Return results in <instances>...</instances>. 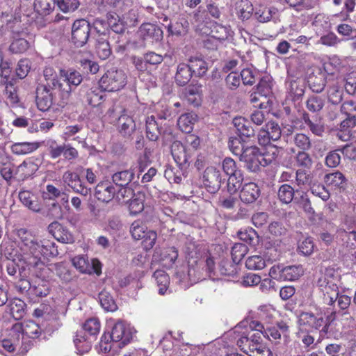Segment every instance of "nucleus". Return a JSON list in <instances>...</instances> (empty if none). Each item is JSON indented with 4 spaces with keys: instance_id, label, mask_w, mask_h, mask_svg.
<instances>
[{
    "instance_id": "4be33fe9",
    "label": "nucleus",
    "mask_w": 356,
    "mask_h": 356,
    "mask_svg": "<svg viewBox=\"0 0 356 356\" xmlns=\"http://www.w3.org/2000/svg\"><path fill=\"white\" fill-rule=\"evenodd\" d=\"M260 190L259 186L253 182L245 184L241 190L240 198L241 201L246 204H250L259 197Z\"/></svg>"
},
{
    "instance_id": "aec40b11",
    "label": "nucleus",
    "mask_w": 356,
    "mask_h": 356,
    "mask_svg": "<svg viewBox=\"0 0 356 356\" xmlns=\"http://www.w3.org/2000/svg\"><path fill=\"white\" fill-rule=\"evenodd\" d=\"M49 232L58 241L63 243H72L74 236L71 232L58 222H54L49 226Z\"/></svg>"
},
{
    "instance_id": "603ef678",
    "label": "nucleus",
    "mask_w": 356,
    "mask_h": 356,
    "mask_svg": "<svg viewBox=\"0 0 356 356\" xmlns=\"http://www.w3.org/2000/svg\"><path fill=\"white\" fill-rule=\"evenodd\" d=\"M45 80L47 81V84L44 86H48L50 83L51 87L54 88H59L61 89L62 84L59 83L57 79V74L54 69L51 67H47L44 70L43 72Z\"/></svg>"
},
{
    "instance_id": "1a4fd4ad",
    "label": "nucleus",
    "mask_w": 356,
    "mask_h": 356,
    "mask_svg": "<svg viewBox=\"0 0 356 356\" xmlns=\"http://www.w3.org/2000/svg\"><path fill=\"white\" fill-rule=\"evenodd\" d=\"M60 75L67 85V89L62 90L63 98L67 99L72 92L81 84L83 81L82 74L74 69L60 70Z\"/></svg>"
},
{
    "instance_id": "09e8293b",
    "label": "nucleus",
    "mask_w": 356,
    "mask_h": 356,
    "mask_svg": "<svg viewBox=\"0 0 356 356\" xmlns=\"http://www.w3.org/2000/svg\"><path fill=\"white\" fill-rule=\"evenodd\" d=\"M265 259L260 255H253L248 257L245 261V266L249 270H261L266 266Z\"/></svg>"
},
{
    "instance_id": "423d86ee",
    "label": "nucleus",
    "mask_w": 356,
    "mask_h": 356,
    "mask_svg": "<svg viewBox=\"0 0 356 356\" xmlns=\"http://www.w3.org/2000/svg\"><path fill=\"white\" fill-rule=\"evenodd\" d=\"M19 325H13L9 330L8 338L1 341V347L8 353H13L18 350L21 353H26L33 345L31 341L29 343L23 341L19 337Z\"/></svg>"
},
{
    "instance_id": "13d9d810",
    "label": "nucleus",
    "mask_w": 356,
    "mask_h": 356,
    "mask_svg": "<svg viewBox=\"0 0 356 356\" xmlns=\"http://www.w3.org/2000/svg\"><path fill=\"white\" fill-rule=\"evenodd\" d=\"M29 42L24 38L15 39L9 47V50L13 54H21L29 48Z\"/></svg>"
},
{
    "instance_id": "bb28decb",
    "label": "nucleus",
    "mask_w": 356,
    "mask_h": 356,
    "mask_svg": "<svg viewBox=\"0 0 356 356\" xmlns=\"http://www.w3.org/2000/svg\"><path fill=\"white\" fill-rule=\"evenodd\" d=\"M8 312L15 319H21L25 314L26 303L19 298H13L7 306Z\"/></svg>"
},
{
    "instance_id": "864d4df0",
    "label": "nucleus",
    "mask_w": 356,
    "mask_h": 356,
    "mask_svg": "<svg viewBox=\"0 0 356 356\" xmlns=\"http://www.w3.org/2000/svg\"><path fill=\"white\" fill-rule=\"evenodd\" d=\"M341 111L347 116V119L354 120L356 122V102L348 100L341 106Z\"/></svg>"
},
{
    "instance_id": "8fccbe9b",
    "label": "nucleus",
    "mask_w": 356,
    "mask_h": 356,
    "mask_svg": "<svg viewBox=\"0 0 356 356\" xmlns=\"http://www.w3.org/2000/svg\"><path fill=\"white\" fill-rule=\"evenodd\" d=\"M99 299L102 307L108 312H113L117 309L113 297L106 291H102L99 294Z\"/></svg>"
},
{
    "instance_id": "6ab92c4d",
    "label": "nucleus",
    "mask_w": 356,
    "mask_h": 356,
    "mask_svg": "<svg viewBox=\"0 0 356 356\" xmlns=\"http://www.w3.org/2000/svg\"><path fill=\"white\" fill-rule=\"evenodd\" d=\"M171 154L179 165H186L191 156V149L179 141H175L171 146Z\"/></svg>"
},
{
    "instance_id": "f257e3e1",
    "label": "nucleus",
    "mask_w": 356,
    "mask_h": 356,
    "mask_svg": "<svg viewBox=\"0 0 356 356\" xmlns=\"http://www.w3.org/2000/svg\"><path fill=\"white\" fill-rule=\"evenodd\" d=\"M17 235L19 238L22 259L28 266L37 267L42 263V257H55L58 254L55 243L50 240H40L24 228L17 229Z\"/></svg>"
},
{
    "instance_id": "5701e85b",
    "label": "nucleus",
    "mask_w": 356,
    "mask_h": 356,
    "mask_svg": "<svg viewBox=\"0 0 356 356\" xmlns=\"http://www.w3.org/2000/svg\"><path fill=\"white\" fill-rule=\"evenodd\" d=\"M118 126L120 132L124 136H130L136 130V123L133 118L122 113L118 118Z\"/></svg>"
},
{
    "instance_id": "39448f33",
    "label": "nucleus",
    "mask_w": 356,
    "mask_h": 356,
    "mask_svg": "<svg viewBox=\"0 0 356 356\" xmlns=\"http://www.w3.org/2000/svg\"><path fill=\"white\" fill-rule=\"evenodd\" d=\"M127 82L126 73L120 69L108 70L99 80V86L108 92H115L123 88Z\"/></svg>"
},
{
    "instance_id": "69168bd1",
    "label": "nucleus",
    "mask_w": 356,
    "mask_h": 356,
    "mask_svg": "<svg viewBox=\"0 0 356 356\" xmlns=\"http://www.w3.org/2000/svg\"><path fill=\"white\" fill-rule=\"evenodd\" d=\"M83 330L89 334L95 336L100 330V323L96 318L88 319L83 325Z\"/></svg>"
},
{
    "instance_id": "79ce46f5",
    "label": "nucleus",
    "mask_w": 356,
    "mask_h": 356,
    "mask_svg": "<svg viewBox=\"0 0 356 356\" xmlns=\"http://www.w3.org/2000/svg\"><path fill=\"white\" fill-rule=\"evenodd\" d=\"M303 273L301 266H288L283 267V281H293Z\"/></svg>"
},
{
    "instance_id": "680f3d73",
    "label": "nucleus",
    "mask_w": 356,
    "mask_h": 356,
    "mask_svg": "<svg viewBox=\"0 0 356 356\" xmlns=\"http://www.w3.org/2000/svg\"><path fill=\"white\" fill-rule=\"evenodd\" d=\"M257 93L261 96L266 97L272 92V85L270 78L265 76L259 81L257 87Z\"/></svg>"
},
{
    "instance_id": "de8ad7c7",
    "label": "nucleus",
    "mask_w": 356,
    "mask_h": 356,
    "mask_svg": "<svg viewBox=\"0 0 356 356\" xmlns=\"http://www.w3.org/2000/svg\"><path fill=\"white\" fill-rule=\"evenodd\" d=\"M312 24L317 33L329 31L331 26L328 17L324 14L317 15Z\"/></svg>"
},
{
    "instance_id": "7ed1b4c3",
    "label": "nucleus",
    "mask_w": 356,
    "mask_h": 356,
    "mask_svg": "<svg viewBox=\"0 0 356 356\" xmlns=\"http://www.w3.org/2000/svg\"><path fill=\"white\" fill-rule=\"evenodd\" d=\"M330 318H325V313L321 309L316 308L314 312H302L298 318L299 329L302 331L319 330L321 337L326 335L330 325Z\"/></svg>"
},
{
    "instance_id": "c03bdc74",
    "label": "nucleus",
    "mask_w": 356,
    "mask_h": 356,
    "mask_svg": "<svg viewBox=\"0 0 356 356\" xmlns=\"http://www.w3.org/2000/svg\"><path fill=\"white\" fill-rule=\"evenodd\" d=\"M288 90L293 100H298L304 95V83L300 80H293L289 83Z\"/></svg>"
},
{
    "instance_id": "f03ea898",
    "label": "nucleus",
    "mask_w": 356,
    "mask_h": 356,
    "mask_svg": "<svg viewBox=\"0 0 356 356\" xmlns=\"http://www.w3.org/2000/svg\"><path fill=\"white\" fill-rule=\"evenodd\" d=\"M277 156V149L275 146H269L264 152H261L255 145H246L239 159L245 163L249 170L255 172L259 170L260 165L265 166L271 163Z\"/></svg>"
},
{
    "instance_id": "774afa93",
    "label": "nucleus",
    "mask_w": 356,
    "mask_h": 356,
    "mask_svg": "<svg viewBox=\"0 0 356 356\" xmlns=\"http://www.w3.org/2000/svg\"><path fill=\"white\" fill-rule=\"evenodd\" d=\"M338 150L341 152L344 159L356 161V145L355 144H346L339 148Z\"/></svg>"
},
{
    "instance_id": "393cba45",
    "label": "nucleus",
    "mask_w": 356,
    "mask_h": 356,
    "mask_svg": "<svg viewBox=\"0 0 356 356\" xmlns=\"http://www.w3.org/2000/svg\"><path fill=\"white\" fill-rule=\"evenodd\" d=\"M324 181L328 186L334 189H344L346 184L345 176L339 171L325 175Z\"/></svg>"
},
{
    "instance_id": "2eb2a0df",
    "label": "nucleus",
    "mask_w": 356,
    "mask_h": 356,
    "mask_svg": "<svg viewBox=\"0 0 356 356\" xmlns=\"http://www.w3.org/2000/svg\"><path fill=\"white\" fill-rule=\"evenodd\" d=\"M63 181L65 184L71 188L74 192L87 196L90 189L84 186L78 174L66 171L63 175Z\"/></svg>"
},
{
    "instance_id": "f704fd0d",
    "label": "nucleus",
    "mask_w": 356,
    "mask_h": 356,
    "mask_svg": "<svg viewBox=\"0 0 356 356\" xmlns=\"http://www.w3.org/2000/svg\"><path fill=\"white\" fill-rule=\"evenodd\" d=\"M39 147L38 143H15L12 145L10 149L13 154L24 155L35 151Z\"/></svg>"
},
{
    "instance_id": "ddd939ff",
    "label": "nucleus",
    "mask_w": 356,
    "mask_h": 356,
    "mask_svg": "<svg viewBox=\"0 0 356 356\" xmlns=\"http://www.w3.org/2000/svg\"><path fill=\"white\" fill-rule=\"evenodd\" d=\"M222 181L220 171L214 167H208L203 175V183L211 193H216Z\"/></svg>"
},
{
    "instance_id": "052dcab7",
    "label": "nucleus",
    "mask_w": 356,
    "mask_h": 356,
    "mask_svg": "<svg viewBox=\"0 0 356 356\" xmlns=\"http://www.w3.org/2000/svg\"><path fill=\"white\" fill-rule=\"evenodd\" d=\"M323 99L316 95H312L309 97L306 102L307 108L313 113L320 111L323 108Z\"/></svg>"
},
{
    "instance_id": "4c0bfd02",
    "label": "nucleus",
    "mask_w": 356,
    "mask_h": 356,
    "mask_svg": "<svg viewBox=\"0 0 356 356\" xmlns=\"http://www.w3.org/2000/svg\"><path fill=\"white\" fill-rule=\"evenodd\" d=\"M192 75V72L188 65L181 63L177 66L175 81L178 85L184 86L189 82Z\"/></svg>"
},
{
    "instance_id": "c9c22d12",
    "label": "nucleus",
    "mask_w": 356,
    "mask_h": 356,
    "mask_svg": "<svg viewBox=\"0 0 356 356\" xmlns=\"http://www.w3.org/2000/svg\"><path fill=\"white\" fill-rule=\"evenodd\" d=\"M237 264L229 259H222L218 266L220 275L230 277H234L237 274Z\"/></svg>"
},
{
    "instance_id": "dca6fc26",
    "label": "nucleus",
    "mask_w": 356,
    "mask_h": 356,
    "mask_svg": "<svg viewBox=\"0 0 356 356\" xmlns=\"http://www.w3.org/2000/svg\"><path fill=\"white\" fill-rule=\"evenodd\" d=\"M38 168V165L33 160L27 159L16 167L15 177L19 181H24L33 176Z\"/></svg>"
},
{
    "instance_id": "37998d69",
    "label": "nucleus",
    "mask_w": 356,
    "mask_h": 356,
    "mask_svg": "<svg viewBox=\"0 0 356 356\" xmlns=\"http://www.w3.org/2000/svg\"><path fill=\"white\" fill-rule=\"evenodd\" d=\"M227 188L231 193L236 192L241 186L243 181V174L242 171L228 175Z\"/></svg>"
},
{
    "instance_id": "c85d7f7f",
    "label": "nucleus",
    "mask_w": 356,
    "mask_h": 356,
    "mask_svg": "<svg viewBox=\"0 0 356 356\" xmlns=\"http://www.w3.org/2000/svg\"><path fill=\"white\" fill-rule=\"evenodd\" d=\"M188 66L190 67L192 74L198 77L204 76L208 70L207 63L199 57H191Z\"/></svg>"
},
{
    "instance_id": "a211bd4d",
    "label": "nucleus",
    "mask_w": 356,
    "mask_h": 356,
    "mask_svg": "<svg viewBox=\"0 0 356 356\" xmlns=\"http://www.w3.org/2000/svg\"><path fill=\"white\" fill-rule=\"evenodd\" d=\"M95 195L99 201L109 202L115 196V188L108 181H101L96 186Z\"/></svg>"
},
{
    "instance_id": "473e14b6",
    "label": "nucleus",
    "mask_w": 356,
    "mask_h": 356,
    "mask_svg": "<svg viewBox=\"0 0 356 356\" xmlns=\"http://www.w3.org/2000/svg\"><path fill=\"white\" fill-rule=\"evenodd\" d=\"M233 124L240 135L245 137L254 136V130L250 122L242 117H236L233 120Z\"/></svg>"
},
{
    "instance_id": "5fc2aeb1",
    "label": "nucleus",
    "mask_w": 356,
    "mask_h": 356,
    "mask_svg": "<svg viewBox=\"0 0 356 356\" xmlns=\"http://www.w3.org/2000/svg\"><path fill=\"white\" fill-rule=\"evenodd\" d=\"M237 234L241 241L250 244H253L254 243V240L258 238L257 233L251 227L241 229L237 232Z\"/></svg>"
},
{
    "instance_id": "a19ab883",
    "label": "nucleus",
    "mask_w": 356,
    "mask_h": 356,
    "mask_svg": "<svg viewBox=\"0 0 356 356\" xmlns=\"http://www.w3.org/2000/svg\"><path fill=\"white\" fill-rule=\"evenodd\" d=\"M56 5V0H35L34 8L40 15H49Z\"/></svg>"
},
{
    "instance_id": "4468645a",
    "label": "nucleus",
    "mask_w": 356,
    "mask_h": 356,
    "mask_svg": "<svg viewBox=\"0 0 356 356\" xmlns=\"http://www.w3.org/2000/svg\"><path fill=\"white\" fill-rule=\"evenodd\" d=\"M249 326L252 331L255 330L261 332L264 337H266L270 341L280 339L281 333L280 330H281L282 332H286L288 330V327L285 324L269 327L265 329L264 325L257 321H252L250 323Z\"/></svg>"
},
{
    "instance_id": "9d476101",
    "label": "nucleus",
    "mask_w": 356,
    "mask_h": 356,
    "mask_svg": "<svg viewBox=\"0 0 356 356\" xmlns=\"http://www.w3.org/2000/svg\"><path fill=\"white\" fill-rule=\"evenodd\" d=\"M111 338L113 342L118 343L121 348L129 343L133 338V329L122 321L116 323L112 330Z\"/></svg>"
},
{
    "instance_id": "b1692460",
    "label": "nucleus",
    "mask_w": 356,
    "mask_h": 356,
    "mask_svg": "<svg viewBox=\"0 0 356 356\" xmlns=\"http://www.w3.org/2000/svg\"><path fill=\"white\" fill-rule=\"evenodd\" d=\"M356 122L354 120L346 118L343 120L337 130V138L342 141H348L353 137L352 129L355 127Z\"/></svg>"
},
{
    "instance_id": "c756f323",
    "label": "nucleus",
    "mask_w": 356,
    "mask_h": 356,
    "mask_svg": "<svg viewBox=\"0 0 356 356\" xmlns=\"http://www.w3.org/2000/svg\"><path fill=\"white\" fill-rule=\"evenodd\" d=\"M0 79L2 84H13L14 77L10 63L3 60V54L0 50Z\"/></svg>"
},
{
    "instance_id": "338daca9",
    "label": "nucleus",
    "mask_w": 356,
    "mask_h": 356,
    "mask_svg": "<svg viewBox=\"0 0 356 356\" xmlns=\"http://www.w3.org/2000/svg\"><path fill=\"white\" fill-rule=\"evenodd\" d=\"M212 37L218 40H225L230 35V30L221 24H216L211 30Z\"/></svg>"
},
{
    "instance_id": "412c9836",
    "label": "nucleus",
    "mask_w": 356,
    "mask_h": 356,
    "mask_svg": "<svg viewBox=\"0 0 356 356\" xmlns=\"http://www.w3.org/2000/svg\"><path fill=\"white\" fill-rule=\"evenodd\" d=\"M140 35L144 40H152V42H159L163 38V31L153 24H143L140 27Z\"/></svg>"
},
{
    "instance_id": "6e6d98bb",
    "label": "nucleus",
    "mask_w": 356,
    "mask_h": 356,
    "mask_svg": "<svg viewBox=\"0 0 356 356\" xmlns=\"http://www.w3.org/2000/svg\"><path fill=\"white\" fill-rule=\"evenodd\" d=\"M133 188L129 186H120L118 191H115V197L122 203H127L134 195Z\"/></svg>"
},
{
    "instance_id": "6e6552de",
    "label": "nucleus",
    "mask_w": 356,
    "mask_h": 356,
    "mask_svg": "<svg viewBox=\"0 0 356 356\" xmlns=\"http://www.w3.org/2000/svg\"><path fill=\"white\" fill-rule=\"evenodd\" d=\"M90 33V24L86 19L76 20L72 26V40L77 47L86 44Z\"/></svg>"
},
{
    "instance_id": "a878e982",
    "label": "nucleus",
    "mask_w": 356,
    "mask_h": 356,
    "mask_svg": "<svg viewBox=\"0 0 356 356\" xmlns=\"http://www.w3.org/2000/svg\"><path fill=\"white\" fill-rule=\"evenodd\" d=\"M253 10L252 4L249 0H238L234 5L236 15L242 20L249 19Z\"/></svg>"
},
{
    "instance_id": "0eeeda50",
    "label": "nucleus",
    "mask_w": 356,
    "mask_h": 356,
    "mask_svg": "<svg viewBox=\"0 0 356 356\" xmlns=\"http://www.w3.org/2000/svg\"><path fill=\"white\" fill-rule=\"evenodd\" d=\"M130 233L134 239L143 241V246L146 250L152 248L157 238L156 233L148 229L146 225L140 220L132 222Z\"/></svg>"
},
{
    "instance_id": "72a5a7b5",
    "label": "nucleus",
    "mask_w": 356,
    "mask_h": 356,
    "mask_svg": "<svg viewBox=\"0 0 356 356\" xmlns=\"http://www.w3.org/2000/svg\"><path fill=\"white\" fill-rule=\"evenodd\" d=\"M161 134V130L158 125L154 115H151L146 119V136L149 140L156 141Z\"/></svg>"
},
{
    "instance_id": "9b49d317",
    "label": "nucleus",
    "mask_w": 356,
    "mask_h": 356,
    "mask_svg": "<svg viewBox=\"0 0 356 356\" xmlns=\"http://www.w3.org/2000/svg\"><path fill=\"white\" fill-rule=\"evenodd\" d=\"M72 263L82 273L92 274L95 273L99 275L101 273V263L96 259L89 261L87 257L79 255L72 258Z\"/></svg>"
},
{
    "instance_id": "3c124183",
    "label": "nucleus",
    "mask_w": 356,
    "mask_h": 356,
    "mask_svg": "<svg viewBox=\"0 0 356 356\" xmlns=\"http://www.w3.org/2000/svg\"><path fill=\"white\" fill-rule=\"evenodd\" d=\"M96 52L100 59H107L111 54L109 43L102 38L98 40L96 45Z\"/></svg>"
},
{
    "instance_id": "e2e57ef3",
    "label": "nucleus",
    "mask_w": 356,
    "mask_h": 356,
    "mask_svg": "<svg viewBox=\"0 0 356 356\" xmlns=\"http://www.w3.org/2000/svg\"><path fill=\"white\" fill-rule=\"evenodd\" d=\"M293 140L297 147L304 151L309 149L312 146L309 138L304 134H296Z\"/></svg>"
},
{
    "instance_id": "2f4dec72",
    "label": "nucleus",
    "mask_w": 356,
    "mask_h": 356,
    "mask_svg": "<svg viewBox=\"0 0 356 356\" xmlns=\"http://www.w3.org/2000/svg\"><path fill=\"white\" fill-rule=\"evenodd\" d=\"M197 116L193 113H187L181 115L177 121L179 128L185 133H190L193 129Z\"/></svg>"
},
{
    "instance_id": "4d7b16f0",
    "label": "nucleus",
    "mask_w": 356,
    "mask_h": 356,
    "mask_svg": "<svg viewBox=\"0 0 356 356\" xmlns=\"http://www.w3.org/2000/svg\"><path fill=\"white\" fill-rule=\"evenodd\" d=\"M56 4L63 13H70L76 10L79 6L78 0H56Z\"/></svg>"
},
{
    "instance_id": "49530a36",
    "label": "nucleus",
    "mask_w": 356,
    "mask_h": 356,
    "mask_svg": "<svg viewBox=\"0 0 356 356\" xmlns=\"http://www.w3.org/2000/svg\"><path fill=\"white\" fill-rule=\"evenodd\" d=\"M273 13H275L274 8L259 6L256 8L254 15L259 22L264 23L271 19Z\"/></svg>"
},
{
    "instance_id": "0e129e2a",
    "label": "nucleus",
    "mask_w": 356,
    "mask_h": 356,
    "mask_svg": "<svg viewBox=\"0 0 356 356\" xmlns=\"http://www.w3.org/2000/svg\"><path fill=\"white\" fill-rule=\"evenodd\" d=\"M228 146L234 154L239 156L246 147V145L242 143L241 139L239 137H230L228 142Z\"/></svg>"
},
{
    "instance_id": "f3484780",
    "label": "nucleus",
    "mask_w": 356,
    "mask_h": 356,
    "mask_svg": "<svg viewBox=\"0 0 356 356\" xmlns=\"http://www.w3.org/2000/svg\"><path fill=\"white\" fill-rule=\"evenodd\" d=\"M13 325H19L21 330L19 331V337L23 341L29 343V340L25 339L24 336L28 338L37 339L41 333L42 329L39 325L35 323L33 321H27L24 323H17Z\"/></svg>"
},
{
    "instance_id": "bf43d9fd",
    "label": "nucleus",
    "mask_w": 356,
    "mask_h": 356,
    "mask_svg": "<svg viewBox=\"0 0 356 356\" xmlns=\"http://www.w3.org/2000/svg\"><path fill=\"white\" fill-rule=\"evenodd\" d=\"M248 246L243 243H235L232 249V261L238 264L247 254Z\"/></svg>"
},
{
    "instance_id": "20e7f679",
    "label": "nucleus",
    "mask_w": 356,
    "mask_h": 356,
    "mask_svg": "<svg viewBox=\"0 0 356 356\" xmlns=\"http://www.w3.org/2000/svg\"><path fill=\"white\" fill-rule=\"evenodd\" d=\"M339 277L333 268H327L321 274L317 282V286L322 294L325 304L332 305L339 296Z\"/></svg>"
},
{
    "instance_id": "7c9ffc66",
    "label": "nucleus",
    "mask_w": 356,
    "mask_h": 356,
    "mask_svg": "<svg viewBox=\"0 0 356 356\" xmlns=\"http://www.w3.org/2000/svg\"><path fill=\"white\" fill-rule=\"evenodd\" d=\"M19 198L21 202L30 210L35 212L40 211V204L29 191H21L19 193Z\"/></svg>"
},
{
    "instance_id": "ea45409f",
    "label": "nucleus",
    "mask_w": 356,
    "mask_h": 356,
    "mask_svg": "<svg viewBox=\"0 0 356 356\" xmlns=\"http://www.w3.org/2000/svg\"><path fill=\"white\" fill-rule=\"evenodd\" d=\"M129 201V209L131 215H136L143 211L145 201L143 193L134 194Z\"/></svg>"
},
{
    "instance_id": "58836bf2",
    "label": "nucleus",
    "mask_w": 356,
    "mask_h": 356,
    "mask_svg": "<svg viewBox=\"0 0 356 356\" xmlns=\"http://www.w3.org/2000/svg\"><path fill=\"white\" fill-rule=\"evenodd\" d=\"M154 278L159 287V293L161 295H164L168 290L170 284V277L165 271L157 270L153 275Z\"/></svg>"
},
{
    "instance_id": "e433bc0d",
    "label": "nucleus",
    "mask_w": 356,
    "mask_h": 356,
    "mask_svg": "<svg viewBox=\"0 0 356 356\" xmlns=\"http://www.w3.org/2000/svg\"><path fill=\"white\" fill-rule=\"evenodd\" d=\"M277 194L281 203L288 204L293 200L295 190L291 185L284 184L279 187Z\"/></svg>"
},
{
    "instance_id": "cd10ccee",
    "label": "nucleus",
    "mask_w": 356,
    "mask_h": 356,
    "mask_svg": "<svg viewBox=\"0 0 356 356\" xmlns=\"http://www.w3.org/2000/svg\"><path fill=\"white\" fill-rule=\"evenodd\" d=\"M133 170H124L115 172L112 175L113 182L118 187L129 186L134 178Z\"/></svg>"
},
{
    "instance_id": "f8f14e48",
    "label": "nucleus",
    "mask_w": 356,
    "mask_h": 356,
    "mask_svg": "<svg viewBox=\"0 0 356 356\" xmlns=\"http://www.w3.org/2000/svg\"><path fill=\"white\" fill-rule=\"evenodd\" d=\"M54 87H51L50 83L48 86L40 85L36 90V104L39 110L42 111H48L53 104Z\"/></svg>"
},
{
    "instance_id": "a18cd8bd",
    "label": "nucleus",
    "mask_w": 356,
    "mask_h": 356,
    "mask_svg": "<svg viewBox=\"0 0 356 356\" xmlns=\"http://www.w3.org/2000/svg\"><path fill=\"white\" fill-rule=\"evenodd\" d=\"M47 152L51 159H56L60 156L65 150V144L60 145L55 140L49 139L46 142Z\"/></svg>"
}]
</instances>
